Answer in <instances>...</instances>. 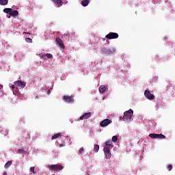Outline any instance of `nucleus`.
<instances>
[{
    "instance_id": "22",
    "label": "nucleus",
    "mask_w": 175,
    "mask_h": 175,
    "mask_svg": "<svg viewBox=\"0 0 175 175\" xmlns=\"http://www.w3.org/2000/svg\"><path fill=\"white\" fill-rule=\"evenodd\" d=\"M17 154H27V151L24 150V149H19Z\"/></svg>"
},
{
    "instance_id": "37",
    "label": "nucleus",
    "mask_w": 175,
    "mask_h": 175,
    "mask_svg": "<svg viewBox=\"0 0 175 175\" xmlns=\"http://www.w3.org/2000/svg\"><path fill=\"white\" fill-rule=\"evenodd\" d=\"M8 18H10V16H8Z\"/></svg>"
},
{
    "instance_id": "18",
    "label": "nucleus",
    "mask_w": 175,
    "mask_h": 175,
    "mask_svg": "<svg viewBox=\"0 0 175 175\" xmlns=\"http://www.w3.org/2000/svg\"><path fill=\"white\" fill-rule=\"evenodd\" d=\"M105 91H106V87L105 85H100L99 88V92L100 94H104Z\"/></svg>"
},
{
    "instance_id": "29",
    "label": "nucleus",
    "mask_w": 175,
    "mask_h": 175,
    "mask_svg": "<svg viewBox=\"0 0 175 175\" xmlns=\"http://www.w3.org/2000/svg\"><path fill=\"white\" fill-rule=\"evenodd\" d=\"M30 172H31V173H33V174H35V167H31Z\"/></svg>"
},
{
    "instance_id": "12",
    "label": "nucleus",
    "mask_w": 175,
    "mask_h": 175,
    "mask_svg": "<svg viewBox=\"0 0 175 175\" xmlns=\"http://www.w3.org/2000/svg\"><path fill=\"white\" fill-rule=\"evenodd\" d=\"M104 147H108L109 148H113V147H114L113 146V141L109 139V140H107V142H105Z\"/></svg>"
},
{
    "instance_id": "35",
    "label": "nucleus",
    "mask_w": 175,
    "mask_h": 175,
    "mask_svg": "<svg viewBox=\"0 0 175 175\" xmlns=\"http://www.w3.org/2000/svg\"><path fill=\"white\" fill-rule=\"evenodd\" d=\"M64 146H65V145H64V144H60L59 147H64Z\"/></svg>"
},
{
    "instance_id": "32",
    "label": "nucleus",
    "mask_w": 175,
    "mask_h": 175,
    "mask_svg": "<svg viewBox=\"0 0 175 175\" xmlns=\"http://www.w3.org/2000/svg\"><path fill=\"white\" fill-rule=\"evenodd\" d=\"M3 175H8V173L6 172L3 173Z\"/></svg>"
},
{
    "instance_id": "8",
    "label": "nucleus",
    "mask_w": 175,
    "mask_h": 175,
    "mask_svg": "<svg viewBox=\"0 0 175 175\" xmlns=\"http://www.w3.org/2000/svg\"><path fill=\"white\" fill-rule=\"evenodd\" d=\"M144 95L147 99L149 100H152L154 98H155V96L154 94H151L148 90H146L144 92Z\"/></svg>"
},
{
    "instance_id": "21",
    "label": "nucleus",
    "mask_w": 175,
    "mask_h": 175,
    "mask_svg": "<svg viewBox=\"0 0 175 175\" xmlns=\"http://www.w3.org/2000/svg\"><path fill=\"white\" fill-rule=\"evenodd\" d=\"M59 136H61V133H56V134H55V135L52 137L51 139H52V140H54V139H58V137H59Z\"/></svg>"
},
{
    "instance_id": "9",
    "label": "nucleus",
    "mask_w": 175,
    "mask_h": 175,
    "mask_svg": "<svg viewBox=\"0 0 175 175\" xmlns=\"http://www.w3.org/2000/svg\"><path fill=\"white\" fill-rule=\"evenodd\" d=\"M14 84L16 85V87H18V88H24L26 83L22 81H16L14 82Z\"/></svg>"
},
{
    "instance_id": "2",
    "label": "nucleus",
    "mask_w": 175,
    "mask_h": 175,
    "mask_svg": "<svg viewBox=\"0 0 175 175\" xmlns=\"http://www.w3.org/2000/svg\"><path fill=\"white\" fill-rule=\"evenodd\" d=\"M101 51L103 54L106 55H110V54H115L116 53V49L114 48H102Z\"/></svg>"
},
{
    "instance_id": "5",
    "label": "nucleus",
    "mask_w": 175,
    "mask_h": 175,
    "mask_svg": "<svg viewBox=\"0 0 175 175\" xmlns=\"http://www.w3.org/2000/svg\"><path fill=\"white\" fill-rule=\"evenodd\" d=\"M149 137H150L151 139H166V136L163 135V134L155 133L149 134Z\"/></svg>"
},
{
    "instance_id": "19",
    "label": "nucleus",
    "mask_w": 175,
    "mask_h": 175,
    "mask_svg": "<svg viewBox=\"0 0 175 175\" xmlns=\"http://www.w3.org/2000/svg\"><path fill=\"white\" fill-rule=\"evenodd\" d=\"M12 161H8L4 165L5 169H9L12 166Z\"/></svg>"
},
{
    "instance_id": "16",
    "label": "nucleus",
    "mask_w": 175,
    "mask_h": 175,
    "mask_svg": "<svg viewBox=\"0 0 175 175\" xmlns=\"http://www.w3.org/2000/svg\"><path fill=\"white\" fill-rule=\"evenodd\" d=\"M8 3V0H0V5H1V6H6Z\"/></svg>"
},
{
    "instance_id": "4",
    "label": "nucleus",
    "mask_w": 175,
    "mask_h": 175,
    "mask_svg": "<svg viewBox=\"0 0 175 175\" xmlns=\"http://www.w3.org/2000/svg\"><path fill=\"white\" fill-rule=\"evenodd\" d=\"M103 152L106 159H110L111 158V152H110V148L104 147Z\"/></svg>"
},
{
    "instance_id": "6",
    "label": "nucleus",
    "mask_w": 175,
    "mask_h": 175,
    "mask_svg": "<svg viewBox=\"0 0 175 175\" xmlns=\"http://www.w3.org/2000/svg\"><path fill=\"white\" fill-rule=\"evenodd\" d=\"M111 124V120L110 119H105L100 122V126L103 128L105 126H107Z\"/></svg>"
},
{
    "instance_id": "31",
    "label": "nucleus",
    "mask_w": 175,
    "mask_h": 175,
    "mask_svg": "<svg viewBox=\"0 0 175 175\" xmlns=\"http://www.w3.org/2000/svg\"><path fill=\"white\" fill-rule=\"evenodd\" d=\"M3 85L0 84V90H3Z\"/></svg>"
},
{
    "instance_id": "24",
    "label": "nucleus",
    "mask_w": 175,
    "mask_h": 175,
    "mask_svg": "<svg viewBox=\"0 0 175 175\" xmlns=\"http://www.w3.org/2000/svg\"><path fill=\"white\" fill-rule=\"evenodd\" d=\"M94 151L95 152H98V151H99V145L98 144L94 145Z\"/></svg>"
},
{
    "instance_id": "11",
    "label": "nucleus",
    "mask_w": 175,
    "mask_h": 175,
    "mask_svg": "<svg viewBox=\"0 0 175 175\" xmlns=\"http://www.w3.org/2000/svg\"><path fill=\"white\" fill-rule=\"evenodd\" d=\"M64 102H66V103H73V102H75L73 97L70 96H65L64 97Z\"/></svg>"
},
{
    "instance_id": "20",
    "label": "nucleus",
    "mask_w": 175,
    "mask_h": 175,
    "mask_svg": "<svg viewBox=\"0 0 175 175\" xmlns=\"http://www.w3.org/2000/svg\"><path fill=\"white\" fill-rule=\"evenodd\" d=\"M12 10V8H4L3 12L6 13V14H10Z\"/></svg>"
},
{
    "instance_id": "17",
    "label": "nucleus",
    "mask_w": 175,
    "mask_h": 175,
    "mask_svg": "<svg viewBox=\"0 0 175 175\" xmlns=\"http://www.w3.org/2000/svg\"><path fill=\"white\" fill-rule=\"evenodd\" d=\"M53 2H54L55 5H58V6H62V0H53Z\"/></svg>"
},
{
    "instance_id": "1",
    "label": "nucleus",
    "mask_w": 175,
    "mask_h": 175,
    "mask_svg": "<svg viewBox=\"0 0 175 175\" xmlns=\"http://www.w3.org/2000/svg\"><path fill=\"white\" fill-rule=\"evenodd\" d=\"M132 117H133V110L129 109L128 111H126L124 113L123 117L120 116V120H123V121H127L129 122L131 120H132Z\"/></svg>"
},
{
    "instance_id": "23",
    "label": "nucleus",
    "mask_w": 175,
    "mask_h": 175,
    "mask_svg": "<svg viewBox=\"0 0 175 175\" xmlns=\"http://www.w3.org/2000/svg\"><path fill=\"white\" fill-rule=\"evenodd\" d=\"M117 140H118V137L114 135L113 137H112V142H113V143L117 142Z\"/></svg>"
},
{
    "instance_id": "34",
    "label": "nucleus",
    "mask_w": 175,
    "mask_h": 175,
    "mask_svg": "<svg viewBox=\"0 0 175 175\" xmlns=\"http://www.w3.org/2000/svg\"><path fill=\"white\" fill-rule=\"evenodd\" d=\"M24 33H27L28 35H31L29 32H24Z\"/></svg>"
},
{
    "instance_id": "7",
    "label": "nucleus",
    "mask_w": 175,
    "mask_h": 175,
    "mask_svg": "<svg viewBox=\"0 0 175 175\" xmlns=\"http://www.w3.org/2000/svg\"><path fill=\"white\" fill-rule=\"evenodd\" d=\"M105 38L107 39H109V40H111V39H117L118 38V33H113V32H111L109 33V34H107Z\"/></svg>"
},
{
    "instance_id": "10",
    "label": "nucleus",
    "mask_w": 175,
    "mask_h": 175,
    "mask_svg": "<svg viewBox=\"0 0 175 175\" xmlns=\"http://www.w3.org/2000/svg\"><path fill=\"white\" fill-rule=\"evenodd\" d=\"M91 118V112H88L83 113L82 116H80L79 120H88V118Z\"/></svg>"
},
{
    "instance_id": "14",
    "label": "nucleus",
    "mask_w": 175,
    "mask_h": 175,
    "mask_svg": "<svg viewBox=\"0 0 175 175\" xmlns=\"http://www.w3.org/2000/svg\"><path fill=\"white\" fill-rule=\"evenodd\" d=\"M10 16H12V17H16L17 16H18V11L17 10H14V11H11V12L10 13Z\"/></svg>"
},
{
    "instance_id": "27",
    "label": "nucleus",
    "mask_w": 175,
    "mask_h": 175,
    "mask_svg": "<svg viewBox=\"0 0 175 175\" xmlns=\"http://www.w3.org/2000/svg\"><path fill=\"white\" fill-rule=\"evenodd\" d=\"M45 57L47 58H53V55H51V53H46Z\"/></svg>"
},
{
    "instance_id": "26",
    "label": "nucleus",
    "mask_w": 175,
    "mask_h": 175,
    "mask_svg": "<svg viewBox=\"0 0 175 175\" xmlns=\"http://www.w3.org/2000/svg\"><path fill=\"white\" fill-rule=\"evenodd\" d=\"M25 40L27 43H32V39H31L30 38H26Z\"/></svg>"
},
{
    "instance_id": "15",
    "label": "nucleus",
    "mask_w": 175,
    "mask_h": 175,
    "mask_svg": "<svg viewBox=\"0 0 175 175\" xmlns=\"http://www.w3.org/2000/svg\"><path fill=\"white\" fill-rule=\"evenodd\" d=\"M89 3H90V0H83L81 1V5L84 8H85L86 6H88Z\"/></svg>"
},
{
    "instance_id": "28",
    "label": "nucleus",
    "mask_w": 175,
    "mask_h": 175,
    "mask_svg": "<svg viewBox=\"0 0 175 175\" xmlns=\"http://www.w3.org/2000/svg\"><path fill=\"white\" fill-rule=\"evenodd\" d=\"M167 169H168L169 172H170V170L173 169V165H172V164L168 165V166L167 167Z\"/></svg>"
},
{
    "instance_id": "3",
    "label": "nucleus",
    "mask_w": 175,
    "mask_h": 175,
    "mask_svg": "<svg viewBox=\"0 0 175 175\" xmlns=\"http://www.w3.org/2000/svg\"><path fill=\"white\" fill-rule=\"evenodd\" d=\"M49 167L51 170H53L55 172L62 170V169H64V166H62L61 164L49 165Z\"/></svg>"
},
{
    "instance_id": "33",
    "label": "nucleus",
    "mask_w": 175,
    "mask_h": 175,
    "mask_svg": "<svg viewBox=\"0 0 175 175\" xmlns=\"http://www.w3.org/2000/svg\"><path fill=\"white\" fill-rule=\"evenodd\" d=\"M12 90H14V85H12Z\"/></svg>"
},
{
    "instance_id": "30",
    "label": "nucleus",
    "mask_w": 175,
    "mask_h": 175,
    "mask_svg": "<svg viewBox=\"0 0 175 175\" xmlns=\"http://www.w3.org/2000/svg\"><path fill=\"white\" fill-rule=\"evenodd\" d=\"M40 58H44L46 57V53H40Z\"/></svg>"
},
{
    "instance_id": "25",
    "label": "nucleus",
    "mask_w": 175,
    "mask_h": 175,
    "mask_svg": "<svg viewBox=\"0 0 175 175\" xmlns=\"http://www.w3.org/2000/svg\"><path fill=\"white\" fill-rule=\"evenodd\" d=\"M83 152H84V148H81L79 150V155H82Z\"/></svg>"
},
{
    "instance_id": "36",
    "label": "nucleus",
    "mask_w": 175,
    "mask_h": 175,
    "mask_svg": "<svg viewBox=\"0 0 175 175\" xmlns=\"http://www.w3.org/2000/svg\"><path fill=\"white\" fill-rule=\"evenodd\" d=\"M51 91L48 90V94H50Z\"/></svg>"
},
{
    "instance_id": "13",
    "label": "nucleus",
    "mask_w": 175,
    "mask_h": 175,
    "mask_svg": "<svg viewBox=\"0 0 175 175\" xmlns=\"http://www.w3.org/2000/svg\"><path fill=\"white\" fill-rule=\"evenodd\" d=\"M56 42L62 49H65V46H64V42H62V40H61V38H57Z\"/></svg>"
}]
</instances>
